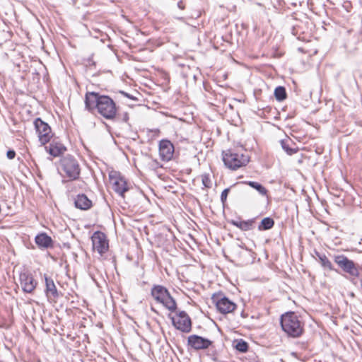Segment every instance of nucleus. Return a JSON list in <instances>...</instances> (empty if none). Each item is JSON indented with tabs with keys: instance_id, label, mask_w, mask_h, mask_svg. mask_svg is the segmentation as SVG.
I'll use <instances>...</instances> for the list:
<instances>
[{
	"instance_id": "nucleus-32",
	"label": "nucleus",
	"mask_w": 362,
	"mask_h": 362,
	"mask_svg": "<svg viewBox=\"0 0 362 362\" xmlns=\"http://www.w3.org/2000/svg\"><path fill=\"white\" fill-rule=\"evenodd\" d=\"M177 7L181 10H184L185 8V4L184 1H180L177 2Z\"/></svg>"
},
{
	"instance_id": "nucleus-3",
	"label": "nucleus",
	"mask_w": 362,
	"mask_h": 362,
	"mask_svg": "<svg viewBox=\"0 0 362 362\" xmlns=\"http://www.w3.org/2000/svg\"><path fill=\"white\" fill-rule=\"evenodd\" d=\"M151 294L156 302L161 303L170 311L175 312L176 310L177 304L175 299L163 286L154 285L151 288Z\"/></svg>"
},
{
	"instance_id": "nucleus-9",
	"label": "nucleus",
	"mask_w": 362,
	"mask_h": 362,
	"mask_svg": "<svg viewBox=\"0 0 362 362\" xmlns=\"http://www.w3.org/2000/svg\"><path fill=\"white\" fill-rule=\"evenodd\" d=\"M93 247L100 255L105 254L109 249V243L106 235L100 231L95 232L91 237Z\"/></svg>"
},
{
	"instance_id": "nucleus-20",
	"label": "nucleus",
	"mask_w": 362,
	"mask_h": 362,
	"mask_svg": "<svg viewBox=\"0 0 362 362\" xmlns=\"http://www.w3.org/2000/svg\"><path fill=\"white\" fill-rule=\"evenodd\" d=\"M250 160H223L226 168L231 170H237L238 168L245 166Z\"/></svg>"
},
{
	"instance_id": "nucleus-29",
	"label": "nucleus",
	"mask_w": 362,
	"mask_h": 362,
	"mask_svg": "<svg viewBox=\"0 0 362 362\" xmlns=\"http://www.w3.org/2000/svg\"><path fill=\"white\" fill-rule=\"evenodd\" d=\"M162 167H163V165L160 164V163H158L156 159L152 160L151 163H150V168L152 170H156L158 168H162Z\"/></svg>"
},
{
	"instance_id": "nucleus-12",
	"label": "nucleus",
	"mask_w": 362,
	"mask_h": 362,
	"mask_svg": "<svg viewBox=\"0 0 362 362\" xmlns=\"http://www.w3.org/2000/svg\"><path fill=\"white\" fill-rule=\"evenodd\" d=\"M20 282L23 291L28 293H32L37 285L32 274L26 272L20 274Z\"/></svg>"
},
{
	"instance_id": "nucleus-25",
	"label": "nucleus",
	"mask_w": 362,
	"mask_h": 362,
	"mask_svg": "<svg viewBox=\"0 0 362 362\" xmlns=\"http://www.w3.org/2000/svg\"><path fill=\"white\" fill-rule=\"evenodd\" d=\"M235 349L242 353H245L248 349V344L244 340L240 339L237 342L235 345Z\"/></svg>"
},
{
	"instance_id": "nucleus-24",
	"label": "nucleus",
	"mask_w": 362,
	"mask_h": 362,
	"mask_svg": "<svg viewBox=\"0 0 362 362\" xmlns=\"http://www.w3.org/2000/svg\"><path fill=\"white\" fill-rule=\"evenodd\" d=\"M274 96L278 101L284 100L286 97V88L284 86H278L274 90Z\"/></svg>"
},
{
	"instance_id": "nucleus-15",
	"label": "nucleus",
	"mask_w": 362,
	"mask_h": 362,
	"mask_svg": "<svg viewBox=\"0 0 362 362\" xmlns=\"http://www.w3.org/2000/svg\"><path fill=\"white\" fill-rule=\"evenodd\" d=\"M45 281L46 286L45 291L47 298H52L54 299L58 298L59 294L53 279L48 277L47 275H45Z\"/></svg>"
},
{
	"instance_id": "nucleus-6",
	"label": "nucleus",
	"mask_w": 362,
	"mask_h": 362,
	"mask_svg": "<svg viewBox=\"0 0 362 362\" xmlns=\"http://www.w3.org/2000/svg\"><path fill=\"white\" fill-rule=\"evenodd\" d=\"M34 126L38 134L39 141L43 145L50 141L52 137V130L49 124L41 118L37 117L34 121Z\"/></svg>"
},
{
	"instance_id": "nucleus-7",
	"label": "nucleus",
	"mask_w": 362,
	"mask_h": 362,
	"mask_svg": "<svg viewBox=\"0 0 362 362\" xmlns=\"http://www.w3.org/2000/svg\"><path fill=\"white\" fill-rule=\"evenodd\" d=\"M109 178L112 189L119 196L124 197V193L129 189L125 179L117 171H111Z\"/></svg>"
},
{
	"instance_id": "nucleus-26",
	"label": "nucleus",
	"mask_w": 362,
	"mask_h": 362,
	"mask_svg": "<svg viewBox=\"0 0 362 362\" xmlns=\"http://www.w3.org/2000/svg\"><path fill=\"white\" fill-rule=\"evenodd\" d=\"M202 182L204 187L210 188L211 187V182L209 174H203L202 175Z\"/></svg>"
},
{
	"instance_id": "nucleus-34",
	"label": "nucleus",
	"mask_w": 362,
	"mask_h": 362,
	"mask_svg": "<svg viewBox=\"0 0 362 362\" xmlns=\"http://www.w3.org/2000/svg\"><path fill=\"white\" fill-rule=\"evenodd\" d=\"M251 158V155H244V154H241V158Z\"/></svg>"
},
{
	"instance_id": "nucleus-19",
	"label": "nucleus",
	"mask_w": 362,
	"mask_h": 362,
	"mask_svg": "<svg viewBox=\"0 0 362 362\" xmlns=\"http://www.w3.org/2000/svg\"><path fill=\"white\" fill-rule=\"evenodd\" d=\"M255 219L252 218L247 221L232 220L230 223L243 231L250 230L254 228Z\"/></svg>"
},
{
	"instance_id": "nucleus-16",
	"label": "nucleus",
	"mask_w": 362,
	"mask_h": 362,
	"mask_svg": "<svg viewBox=\"0 0 362 362\" xmlns=\"http://www.w3.org/2000/svg\"><path fill=\"white\" fill-rule=\"evenodd\" d=\"M35 241L40 248H49L53 247V240L45 233H41L35 236Z\"/></svg>"
},
{
	"instance_id": "nucleus-27",
	"label": "nucleus",
	"mask_w": 362,
	"mask_h": 362,
	"mask_svg": "<svg viewBox=\"0 0 362 362\" xmlns=\"http://www.w3.org/2000/svg\"><path fill=\"white\" fill-rule=\"evenodd\" d=\"M223 153L224 154V156L223 158H225V156H230L234 159L238 158V153H233L230 149L223 151Z\"/></svg>"
},
{
	"instance_id": "nucleus-21",
	"label": "nucleus",
	"mask_w": 362,
	"mask_h": 362,
	"mask_svg": "<svg viewBox=\"0 0 362 362\" xmlns=\"http://www.w3.org/2000/svg\"><path fill=\"white\" fill-rule=\"evenodd\" d=\"M318 262L325 270L337 272V270L334 268L332 263L325 254L323 255H319Z\"/></svg>"
},
{
	"instance_id": "nucleus-13",
	"label": "nucleus",
	"mask_w": 362,
	"mask_h": 362,
	"mask_svg": "<svg viewBox=\"0 0 362 362\" xmlns=\"http://www.w3.org/2000/svg\"><path fill=\"white\" fill-rule=\"evenodd\" d=\"M175 148L170 141L162 139L159 142V153L161 158H173Z\"/></svg>"
},
{
	"instance_id": "nucleus-17",
	"label": "nucleus",
	"mask_w": 362,
	"mask_h": 362,
	"mask_svg": "<svg viewBox=\"0 0 362 362\" xmlns=\"http://www.w3.org/2000/svg\"><path fill=\"white\" fill-rule=\"evenodd\" d=\"M75 206L81 210H88L92 206V202L84 194H79L74 200Z\"/></svg>"
},
{
	"instance_id": "nucleus-18",
	"label": "nucleus",
	"mask_w": 362,
	"mask_h": 362,
	"mask_svg": "<svg viewBox=\"0 0 362 362\" xmlns=\"http://www.w3.org/2000/svg\"><path fill=\"white\" fill-rule=\"evenodd\" d=\"M281 145L282 148L288 156H292L293 153L299 151L298 147L296 146V144L290 139L286 138L281 141Z\"/></svg>"
},
{
	"instance_id": "nucleus-1",
	"label": "nucleus",
	"mask_w": 362,
	"mask_h": 362,
	"mask_svg": "<svg viewBox=\"0 0 362 362\" xmlns=\"http://www.w3.org/2000/svg\"><path fill=\"white\" fill-rule=\"evenodd\" d=\"M84 103L85 109L92 114L97 112L107 119H112L116 116V104L108 95L94 91L87 92Z\"/></svg>"
},
{
	"instance_id": "nucleus-28",
	"label": "nucleus",
	"mask_w": 362,
	"mask_h": 362,
	"mask_svg": "<svg viewBox=\"0 0 362 362\" xmlns=\"http://www.w3.org/2000/svg\"><path fill=\"white\" fill-rule=\"evenodd\" d=\"M230 192V188L225 189L221 194V201L223 204H224L227 199L228 194Z\"/></svg>"
},
{
	"instance_id": "nucleus-31",
	"label": "nucleus",
	"mask_w": 362,
	"mask_h": 362,
	"mask_svg": "<svg viewBox=\"0 0 362 362\" xmlns=\"http://www.w3.org/2000/svg\"><path fill=\"white\" fill-rule=\"evenodd\" d=\"M6 156L8 158H14L16 156V152L15 151L10 149L6 152Z\"/></svg>"
},
{
	"instance_id": "nucleus-30",
	"label": "nucleus",
	"mask_w": 362,
	"mask_h": 362,
	"mask_svg": "<svg viewBox=\"0 0 362 362\" xmlns=\"http://www.w3.org/2000/svg\"><path fill=\"white\" fill-rule=\"evenodd\" d=\"M119 93H120L122 95H123L124 96H125L126 98H129V99H131V100H132L136 101V100H138V99H137V98H136V97H134V96L132 95L131 94H129V93H126V92H124V91H123V90H120V91H119Z\"/></svg>"
},
{
	"instance_id": "nucleus-22",
	"label": "nucleus",
	"mask_w": 362,
	"mask_h": 362,
	"mask_svg": "<svg viewBox=\"0 0 362 362\" xmlns=\"http://www.w3.org/2000/svg\"><path fill=\"white\" fill-rule=\"evenodd\" d=\"M243 183L256 189L262 196H266L267 194V189L259 182L255 181H245Z\"/></svg>"
},
{
	"instance_id": "nucleus-14",
	"label": "nucleus",
	"mask_w": 362,
	"mask_h": 362,
	"mask_svg": "<svg viewBox=\"0 0 362 362\" xmlns=\"http://www.w3.org/2000/svg\"><path fill=\"white\" fill-rule=\"evenodd\" d=\"M45 148L54 157L60 156L66 151L65 146L56 139H54Z\"/></svg>"
},
{
	"instance_id": "nucleus-8",
	"label": "nucleus",
	"mask_w": 362,
	"mask_h": 362,
	"mask_svg": "<svg viewBox=\"0 0 362 362\" xmlns=\"http://www.w3.org/2000/svg\"><path fill=\"white\" fill-rule=\"evenodd\" d=\"M173 326L182 332L188 333L192 329V321L185 311H180L176 317H171Z\"/></svg>"
},
{
	"instance_id": "nucleus-36",
	"label": "nucleus",
	"mask_w": 362,
	"mask_h": 362,
	"mask_svg": "<svg viewBox=\"0 0 362 362\" xmlns=\"http://www.w3.org/2000/svg\"><path fill=\"white\" fill-rule=\"evenodd\" d=\"M163 160V161H165V160H166V161H169L170 160H169V159H167V160Z\"/></svg>"
},
{
	"instance_id": "nucleus-2",
	"label": "nucleus",
	"mask_w": 362,
	"mask_h": 362,
	"mask_svg": "<svg viewBox=\"0 0 362 362\" xmlns=\"http://www.w3.org/2000/svg\"><path fill=\"white\" fill-rule=\"evenodd\" d=\"M280 324L283 331L289 337H299L303 332V323L294 312H287L281 315Z\"/></svg>"
},
{
	"instance_id": "nucleus-4",
	"label": "nucleus",
	"mask_w": 362,
	"mask_h": 362,
	"mask_svg": "<svg viewBox=\"0 0 362 362\" xmlns=\"http://www.w3.org/2000/svg\"><path fill=\"white\" fill-rule=\"evenodd\" d=\"M332 257L334 262L342 272L348 274L351 277H360V272L362 271V267L358 264L349 259L344 255H334Z\"/></svg>"
},
{
	"instance_id": "nucleus-5",
	"label": "nucleus",
	"mask_w": 362,
	"mask_h": 362,
	"mask_svg": "<svg viewBox=\"0 0 362 362\" xmlns=\"http://www.w3.org/2000/svg\"><path fill=\"white\" fill-rule=\"evenodd\" d=\"M57 169L62 177H66L71 180L77 179L80 174L76 160H59L57 164Z\"/></svg>"
},
{
	"instance_id": "nucleus-10",
	"label": "nucleus",
	"mask_w": 362,
	"mask_h": 362,
	"mask_svg": "<svg viewBox=\"0 0 362 362\" xmlns=\"http://www.w3.org/2000/svg\"><path fill=\"white\" fill-rule=\"evenodd\" d=\"M214 301L216 302L217 310L223 314H228L233 312L237 305L226 296L213 297Z\"/></svg>"
},
{
	"instance_id": "nucleus-11",
	"label": "nucleus",
	"mask_w": 362,
	"mask_h": 362,
	"mask_svg": "<svg viewBox=\"0 0 362 362\" xmlns=\"http://www.w3.org/2000/svg\"><path fill=\"white\" fill-rule=\"evenodd\" d=\"M187 342L192 348L196 350L206 349L212 344L211 340L196 334L188 337Z\"/></svg>"
},
{
	"instance_id": "nucleus-33",
	"label": "nucleus",
	"mask_w": 362,
	"mask_h": 362,
	"mask_svg": "<svg viewBox=\"0 0 362 362\" xmlns=\"http://www.w3.org/2000/svg\"><path fill=\"white\" fill-rule=\"evenodd\" d=\"M314 254H315V255H313V257L317 259V261H318V259H319V255H324V253L319 252L317 250L314 251Z\"/></svg>"
},
{
	"instance_id": "nucleus-35",
	"label": "nucleus",
	"mask_w": 362,
	"mask_h": 362,
	"mask_svg": "<svg viewBox=\"0 0 362 362\" xmlns=\"http://www.w3.org/2000/svg\"><path fill=\"white\" fill-rule=\"evenodd\" d=\"M127 119H128V116H127V115L126 114V115H125V117H124V120H126V121H127Z\"/></svg>"
},
{
	"instance_id": "nucleus-23",
	"label": "nucleus",
	"mask_w": 362,
	"mask_h": 362,
	"mask_svg": "<svg viewBox=\"0 0 362 362\" xmlns=\"http://www.w3.org/2000/svg\"><path fill=\"white\" fill-rule=\"evenodd\" d=\"M274 225V221L273 220V218H270V217H266V218H264L259 226H258V230H269L271 229Z\"/></svg>"
}]
</instances>
